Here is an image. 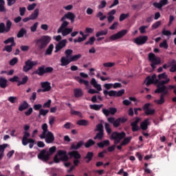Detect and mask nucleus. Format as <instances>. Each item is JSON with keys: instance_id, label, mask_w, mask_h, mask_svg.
Wrapping results in <instances>:
<instances>
[{"instance_id": "nucleus-63", "label": "nucleus", "mask_w": 176, "mask_h": 176, "mask_svg": "<svg viewBox=\"0 0 176 176\" xmlns=\"http://www.w3.org/2000/svg\"><path fill=\"white\" fill-rule=\"evenodd\" d=\"M160 47H164V49H168V44H167V41H164L160 44Z\"/></svg>"}, {"instance_id": "nucleus-19", "label": "nucleus", "mask_w": 176, "mask_h": 176, "mask_svg": "<svg viewBox=\"0 0 176 176\" xmlns=\"http://www.w3.org/2000/svg\"><path fill=\"white\" fill-rule=\"evenodd\" d=\"M66 19L71 20L72 23H74L75 21V14L72 12H67L60 19V21H64Z\"/></svg>"}, {"instance_id": "nucleus-15", "label": "nucleus", "mask_w": 176, "mask_h": 176, "mask_svg": "<svg viewBox=\"0 0 176 176\" xmlns=\"http://www.w3.org/2000/svg\"><path fill=\"white\" fill-rule=\"evenodd\" d=\"M124 137H126V133L123 131L121 133L113 132L111 134V140H123Z\"/></svg>"}, {"instance_id": "nucleus-25", "label": "nucleus", "mask_w": 176, "mask_h": 176, "mask_svg": "<svg viewBox=\"0 0 176 176\" xmlns=\"http://www.w3.org/2000/svg\"><path fill=\"white\" fill-rule=\"evenodd\" d=\"M146 86H149V85H152L155 82H156V80H157V79H156V74H154L152 76V77L151 76H148L146 78Z\"/></svg>"}, {"instance_id": "nucleus-13", "label": "nucleus", "mask_w": 176, "mask_h": 176, "mask_svg": "<svg viewBox=\"0 0 176 176\" xmlns=\"http://www.w3.org/2000/svg\"><path fill=\"white\" fill-rule=\"evenodd\" d=\"M148 41V36H140L139 37L136 38L134 40L135 43L136 45H144V43H146V41Z\"/></svg>"}, {"instance_id": "nucleus-43", "label": "nucleus", "mask_w": 176, "mask_h": 176, "mask_svg": "<svg viewBox=\"0 0 176 176\" xmlns=\"http://www.w3.org/2000/svg\"><path fill=\"white\" fill-rule=\"evenodd\" d=\"M77 124L78 126H87L89 124V121L86 120H79L77 121Z\"/></svg>"}, {"instance_id": "nucleus-54", "label": "nucleus", "mask_w": 176, "mask_h": 176, "mask_svg": "<svg viewBox=\"0 0 176 176\" xmlns=\"http://www.w3.org/2000/svg\"><path fill=\"white\" fill-rule=\"evenodd\" d=\"M17 63H19V58H17L16 57H14L10 60L9 64H10V65H12L13 67V66L16 65V64H17Z\"/></svg>"}, {"instance_id": "nucleus-56", "label": "nucleus", "mask_w": 176, "mask_h": 176, "mask_svg": "<svg viewBox=\"0 0 176 176\" xmlns=\"http://www.w3.org/2000/svg\"><path fill=\"white\" fill-rule=\"evenodd\" d=\"M38 25H39V23L36 22L34 23L32 26L30 27V31L31 32H35L38 28Z\"/></svg>"}, {"instance_id": "nucleus-44", "label": "nucleus", "mask_w": 176, "mask_h": 176, "mask_svg": "<svg viewBox=\"0 0 176 176\" xmlns=\"http://www.w3.org/2000/svg\"><path fill=\"white\" fill-rule=\"evenodd\" d=\"M155 102H156V104H157L158 105H163V104H164V102H165L164 96L163 95H160V100H155Z\"/></svg>"}, {"instance_id": "nucleus-22", "label": "nucleus", "mask_w": 176, "mask_h": 176, "mask_svg": "<svg viewBox=\"0 0 176 176\" xmlns=\"http://www.w3.org/2000/svg\"><path fill=\"white\" fill-rule=\"evenodd\" d=\"M83 145H85V142L83 140H80L77 143V144H75V143H73L70 146V150L78 151V149L82 148Z\"/></svg>"}, {"instance_id": "nucleus-41", "label": "nucleus", "mask_w": 176, "mask_h": 176, "mask_svg": "<svg viewBox=\"0 0 176 176\" xmlns=\"http://www.w3.org/2000/svg\"><path fill=\"white\" fill-rule=\"evenodd\" d=\"M28 82V76H25L21 81H18L17 86H21V85H25Z\"/></svg>"}, {"instance_id": "nucleus-37", "label": "nucleus", "mask_w": 176, "mask_h": 176, "mask_svg": "<svg viewBox=\"0 0 176 176\" xmlns=\"http://www.w3.org/2000/svg\"><path fill=\"white\" fill-rule=\"evenodd\" d=\"M74 79L77 82H79L80 83V85H82V83H83V84H85V86H89V81L83 80L82 78H80L79 76H76L74 78Z\"/></svg>"}, {"instance_id": "nucleus-47", "label": "nucleus", "mask_w": 176, "mask_h": 176, "mask_svg": "<svg viewBox=\"0 0 176 176\" xmlns=\"http://www.w3.org/2000/svg\"><path fill=\"white\" fill-rule=\"evenodd\" d=\"M130 16V14L126 13H122L120 15V18H119V21H124V20H126L127 19V17H129Z\"/></svg>"}, {"instance_id": "nucleus-61", "label": "nucleus", "mask_w": 176, "mask_h": 176, "mask_svg": "<svg viewBox=\"0 0 176 176\" xmlns=\"http://www.w3.org/2000/svg\"><path fill=\"white\" fill-rule=\"evenodd\" d=\"M13 48L10 45H6L3 49V52H7L8 53H11Z\"/></svg>"}, {"instance_id": "nucleus-5", "label": "nucleus", "mask_w": 176, "mask_h": 176, "mask_svg": "<svg viewBox=\"0 0 176 176\" xmlns=\"http://www.w3.org/2000/svg\"><path fill=\"white\" fill-rule=\"evenodd\" d=\"M170 82V78L166 79V80L159 81V80H156L155 83H157V89L155 90V93L156 94H159V93H162L166 90L167 87L165 85H167Z\"/></svg>"}, {"instance_id": "nucleus-52", "label": "nucleus", "mask_w": 176, "mask_h": 176, "mask_svg": "<svg viewBox=\"0 0 176 176\" xmlns=\"http://www.w3.org/2000/svg\"><path fill=\"white\" fill-rule=\"evenodd\" d=\"M104 129H105L107 134H111V133H112V129H111V126L109 125V124L108 122H106L104 124Z\"/></svg>"}, {"instance_id": "nucleus-33", "label": "nucleus", "mask_w": 176, "mask_h": 176, "mask_svg": "<svg viewBox=\"0 0 176 176\" xmlns=\"http://www.w3.org/2000/svg\"><path fill=\"white\" fill-rule=\"evenodd\" d=\"M38 16H39V9L36 8L34 10V12L29 16V17H30V20H35L38 19Z\"/></svg>"}, {"instance_id": "nucleus-9", "label": "nucleus", "mask_w": 176, "mask_h": 176, "mask_svg": "<svg viewBox=\"0 0 176 176\" xmlns=\"http://www.w3.org/2000/svg\"><path fill=\"white\" fill-rule=\"evenodd\" d=\"M10 28H12V21L10 20H8L6 22V26L4 23H0V34H8L9 31H10Z\"/></svg>"}, {"instance_id": "nucleus-3", "label": "nucleus", "mask_w": 176, "mask_h": 176, "mask_svg": "<svg viewBox=\"0 0 176 176\" xmlns=\"http://www.w3.org/2000/svg\"><path fill=\"white\" fill-rule=\"evenodd\" d=\"M68 155H67V151L58 150L57 153L54 157V163H60V162H68Z\"/></svg>"}, {"instance_id": "nucleus-8", "label": "nucleus", "mask_w": 176, "mask_h": 176, "mask_svg": "<svg viewBox=\"0 0 176 176\" xmlns=\"http://www.w3.org/2000/svg\"><path fill=\"white\" fill-rule=\"evenodd\" d=\"M124 93V89H121L118 91L111 90H104L103 94H104L105 97L107 96H109V97H122V95Z\"/></svg>"}, {"instance_id": "nucleus-38", "label": "nucleus", "mask_w": 176, "mask_h": 176, "mask_svg": "<svg viewBox=\"0 0 176 176\" xmlns=\"http://www.w3.org/2000/svg\"><path fill=\"white\" fill-rule=\"evenodd\" d=\"M94 145H96V142L94 140H93V139L88 140L85 144V146L86 148H90V147L93 146Z\"/></svg>"}, {"instance_id": "nucleus-23", "label": "nucleus", "mask_w": 176, "mask_h": 176, "mask_svg": "<svg viewBox=\"0 0 176 176\" xmlns=\"http://www.w3.org/2000/svg\"><path fill=\"white\" fill-rule=\"evenodd\" d=\"M151 125V122H149V118L145 119L140 124V129L145 131V130H148V126Z\"/></svg>"}, {"instance_id": "nucleus-59", "label": "nucleus", "mask_w": 176, "mask_h": 176, "mask_svg": "<svg viewBox=\"0 0 176 176\" xmlns=\"http://www.w3.org/2000/svg\"><path fill=\"white\" fill-rule=\"evenodd\" d=\"M6 148H8V144H0V153H2L3 155Z\"/></svg>"}, {"instance_id": "nucleus-58", "label": "nucleus", "mask_w": 176, "mask_h": 176, "mask_svg": "<svg viewBox=\"0 0 176 176\" xmlns=\"http://www.w3.org/2000/svg\"><path fill=\"white\" fill-rule=\"evenodd\" d=\"M94 156V153L93 152H88L85 157V160L89 159V160H93V157Z\"/></svg>"}, {"instance_id": "nucleus-1", "label": "nucleus", "mask_w": 176, "mask_h": 176, "mask_svg": "<svg viewBox=\"0 0 176 176\" xmlns=\"http://www.w3.org/2000/svg\"><path fill=\"white\" fill-rule=\"evenodd\" d=\"M50 41H52V37L47 35H44L38 38L35 39L34 43L36 50H38V52H42V50H45V48L47 47V45L50 43Z\"/></svg>"}, {"instance_id": "nucleus-28", "label": "nucleus", "mask_w": 176, "mask_h": 176, "mask_svg": "<svg viewBox=\"0 0 176 176\" xmlns=\"http://www.w3.org/2000/svg\"><path fill=\"white\" fill-rule=\"evenodd\" d=\"M67 25H69V22L66 21L65 20L63 21L62 24L58 29V31H57L58 34H61V31H63V30H65V28H67Z\"/></svg>"}, {"instance_id": "nucleus-18", "label": "nucleus", "mask_w": 176, "mask_h": 176, "mask_svg": "<svg viewBox=\"0 0 176 176\" xmlns=\"http://www.w3.org/2000/svg\"><path fill=\"white\" fill-rule=\"evenodd\" d=\"M153 6L157 9L162 10L163 6H166V5H168V0H161L159 3H153Z\"/></svg>"}, {"instance_id": "nucleus-53", "label": "nucleus", "mask_w": 176, "mask_h": 176, "mask_svg": "<svg viewBox=\"0 0 176 176\" xmlns=\"http://www.w3.org/2000/svg\"><path fill=\"white\" fill-rule=\"evenodd\" d=\"M158 79L159 80H162V79H166V80H167V79H169V78H168V76L166 73H162L158 75Z\"/></svg>"}, {"instance_id": "nucleus-14", "label": "nucleus", "mask_w": 176, "mask_h": 176, "mask_svg": "<svg viewBox=\"0 0 176 176\" xmlns=\"http://www.w3.org/2000/svg\"><path fill=\"white\" fill-rule=\"evenodd\" d=\"M107 121L109 122V123L113 124V127H115L116 129L120 126V120L119 118H117L116 120L113 117H109L107 118Z\"/></svg>"}, {"instance_id": "nucleus-6", "label": "nucleus", "mask_w": 176, "mask_h": 176, "mask_svg": "<svg viewBox=\"0 0 176 176\" xmlns=\"http://www.w3.org/2000/svg\"><path fill=\"white\" fill-rule=\"evenodd\" d=\"M148 60L151 63V67L153 69H156V66L155 65H159L160 63H162V60H160V57L156 56L155 54L153 53H150L148 54Z\"/></svg>"}, {"instance_id": "nucleus-39", "label": "nucleus", "mask_w": 176, "mask_h": 176, "mask_svg": "<svg viewBox=\"0 0 176 176\" xmlns=\"http://www.w3.org/2000/svg\"><path fill=\"white\" fill-rule=\"evenodd\" d=\"M68 58H67V56H63L60 58V65L61 67H65L67 65H68Z\"/></svg>"}, {"instance_id": "nucleus-62", "label": "nucleus", "mask_w": 176, "mask_h": 176, "mask_svg": "<svg viewBox=\"0 0 176 176\" xmlns=\"http://www.w3.org/2000/svg\"><path fill=\"white\" fill-rule=\"evenodd\" d=\"M54 122H56V117L54 116H50L49 118V124L50 126H53V124H54Z\"/></svg>"}, {"instance_id": "nucleus-64", "label": "nucleus", "mask_w": 176, "mask_h": 176, "mask_svg": "<svg viewBox=\"0 0 176 176\" xmlns=\"http://www.w3.org/2000/svg\"><path fill=\"white\" fill-rule=\"evenodd\" d=\"M131 126L132 127L131 129L133 133H135V131H138V130H140V127L138 126V125L131 123Z\"/></svg>"}, {"instance_id": "nucleus-16", "label": "nucleus", "mask_w": 176, "mask_h": 176, "mask_svg": "<svg viewBox=\"0 0 176 176\" xmlns=\"http://www.w3.org/2000/svg\"><path fill=\"white\" fill-rule=\"evenodd\" d=\"M149 107H151V103H146L143 106V111H144V113L147 116L148 115H154L155 114V109H149Z\"/></svg>"}, {"instance_id": "nucleus-2", "label": "nucleus", "mask_w": 176, "mask_h": 176, "mask_svg": "<svg viewBox=\"0 0 176 176\" xmlns=\"http://www.w3.org/2000/svg\"><path fill=\"white\" fill-rule=\"evenodd\" d=\"M57 148L56 146H53L49 148V151H46V149H43L38 154V158L42 162H49L50 160V156L56 153Z\"/></svg>"}, {"instance_id": "nucleus-17", "label": "nucleus", "mask_w": 176, "mask_h": 176, "mask_svg": "<svg viewBox=\"0 0 176 176\" xmlns=\"http://www.w3.org/2000/svg\"><path fill=\"white\" fill-rule=\"evenodd\" d=\"M45 139V142L47 144H52V142H54V135L53 134V133L48 131L45 134V138H44V140Z\"/></svg>"}, {"instance_id": "nucleus-24", "label": "nucleus", "mask_w": 176, "mask_h": 176, "mask_svg": "<svg viewBox=\"0 0 176 176\" xmlns=\"http://www.w3.org/2000/svg\"><path fill=\"white\" fill-rule=\"evenodd\" d=\"M31 135V134L29 133L28 131H24L23 132V136L22 138V144L24 146L28 145V141L30 140V138H28Z\"/></svg>"}, {"instance_id": "nucleus-49", "label": "nucleus", "mask_w": 176, "mask_h": 176, "mask_svg": "<svg viewBox=\"0 0 176 176\" xmlns=\"http://www.w3.org/2000/svg\"><path fill=\"white\" fill-rule=\"evenodd\" d=\"M108 34V30H101L100 32H98L96 34V38H100V36H102V35H107Z\"/></svg>"}, {"instance_id": "nucleus-46", "label": "nucleus", "mask_w": 176, "mask_h": 176, "mask_svg": "<svg viewBox=\"0 0 176 176\" xmlns=\"http://www.w3.org/2000/svg\"><path fill=\"white\" fill-rule=\"evenodd\" d=\"M29 144V148L30 149H32L34 148V145L36 144V142H35V140L32 138H29L28 141L27 142Z\"/></svg>"}, {"instance_id": "nucleus-55", "label": "nucleus", "mask_w": 176, "mask_h": 176, "mask_svg": "<svg viewBox=\"0 0 176 176\" xmlns=\"http://www.w3.org/2000/svg\"><path fill=\"white\" fill-rule=\"evenodd\" d=\"M96 131L104 132V126L102 125V124L100 123L96 125Z\"/></svg>"}, {"instance_id": "nucleus-20", "label": "nucleus", "mask_w": 176, "mask_h": 176, "mask_svg": "<svg viewBox=\"0 0 176 176\" xmlns=\"http://www.w3.org/2000/svg\"><path fill=\"white\" fill-rule=\"evenodd\" d=\"M41 85L43 89V93H46V91H50L52 90V85H50V82L45 81L41 82Z\"/></svg>"}, {"instance_id": "nucleus-30", "label": "nucleus", "mask_w": 176, "mask_h": 176, "mask_svg": "<svg viewBox=\"0 0 176 176\" xmlns=\"http://www.w3.org/2000/svg\"><path fill=\"white\" fill-rule=\"evenodd\" d=\"M29 107L30 104H28V102H27V101H23L22 104L19 105L18 109L20 112H23V111H25V109H27Z\"/></svg>"}, {"instance_id": "nucleus-42", "label": "nucleus", "mask_w": 176, "mask_h": 176, "mask_svg": "<svg viewBox=\"0 0 176 176\" xmlns=\"http://www.w3.org/2000/svg\"><path fill=\"white\" fill-rule=\"evenodd\" d=\"M25 34H27V30H25L24 28H21L18 32L16 36L17 38H23Z\"/></svg>"}, {"instance_id": "nucleus-29", "label": "nucleus", "mask_w": 176, "mask_h": 176, "mask_svg": "<svg viewBox=\"0 0 176 176\" xmlns=\"http://www.w3.org/2000/svg\"><path fill=\"white\" fill-rule=\"evenodd\" d=\"M74 97L76 98H79L83 96V91L80 88H76L74 89Z\"/></svg>"}, {"instance_id": "nucleus-35", "label": "nucleus", "mask_w": 176, "mask_h": 176, "mask_svg": "<svg viewBox=\"0 0 176 176\" xmlns=\"http://www.w3.org/2000/svg\"><path fill=\"white\" fill-rule=\"evenodd\" d=\"M102 107H104V104H90L89 105V108L90 109H93L94 111H100L101 109V108H102Z\"/></svg>"}, {"instance_id": "nucleus-12", "label": "nucleus", "mask_w": 176, "mask_h": 176, "mask_svg": "<svg viewBox=\"0 0 176 176\" xmlns=\"http://www.w3.org/2000/svg\"><path fill=\"white\" fill-rule=\"evenodd\" d=\"M102 113H104L107 117L109 116V115H115L116 112H118V109L115 107H110L109 109H102Z\"/></svg>"}, {"instance_id": "nucleus-48", "label": "nucleus", "mask_w": 176, "mask_h": 176, "mask_svg": "<svg viewBox=\"0 0 176 176\" xmlns=\"http://www.w3.org/2000/svg\"><path fill=\"white\" fill-rule=\"evenodd\" d=\"M94 42H96V37L91 36V37L89 38L88 41L85 42V45H94Z\"/></svg>"}, {"instance_id": "nucleus-57", "label": "nucleus", "mask_w": 176, "mask_h": 176, "mask_svg": "<svg viewBox=\"0 0 176 176\" xmlns=\"http://www.w3.org/2000/svg\"><path fill=\"white\" fill-rule=\"evenodd\" d=\"M103 67L106 68H112V67H115V63L108 62L103 63Z\"/></svg>"}, {"instance_id": "nucleus-32", "label": "nucleus", "mask_w": 176, "mask_h": 176, "mask_svg": "<svg viewBox=\"0 0 176 176\" xmlns=\"http://www.w3.org/2000/svg\"><path fill=\"white\" fill-rule=\"evenodd\" d=\"M0 87L1 89H6L8 87V80L3 77L0 78Z\"/></svg>"}, {"instance_id": "nucleus-60", "label": "nucleus", "mask_w": 176, "mask_h": 176, "mask_svg": "<svg viewBox=\"0 0 176 176\" xmlns=\"http://www.w3.org/2000/svg\"><path fill=\"white\" fill-rule=\"evenodd\" d=\"M72 53H74V51L72 50H66L65 52V54L66 56L65 57H67V58H69Z\"/></svg>"}, {"instance_id": "nucleus-7", "label": "nucleus", "mask_w": 176, "mask_h": 176, "mask_svg": "<svg viewBox=\"0 0 176 176\" xmlns=\"http://www.w3.org/2000/svg\"><path fill=\"white\" fill-rule=\"evenodd\" d=\"M127 34V30H122L116 34L111 35L109 38H106L104 42L107 43L108 42H111V41H117V39H121L123 38L124 35Z\"/></svg>"}, {"instance_id": "nucleus-4", "label": "nucleus", "mask_w": 176, "mask_h": 176, "mask_svg": "<svg viewBox=\"0 0 176 176\" xmlns=\"http://www.w3.org/2000/svg\"><path fill=\"white\" fill-rule=\"evenodd\" d=\"M54 69L52 67H45V65L38 67L36 70L32 72V75H38V76H43L45 74H51L53 72Z\"/></svg>"}, {"instance_id": "nucleus-34", "label": "nucleus", "mask_w": 176, "mask_h": 176, "mask_svg": "<svg viewBox=\"0 0 176 176\" xmlns=\"http://www.w3.org/2000/svg\"><path fill=\"white\" fill-rule=\"evenodd\" d=\"M71 32H72V28H67L63 29L60 34H62L63 36H67V35H69Z\"/></svg>"}, {"instance_id": "nucleus-21", "label": "nucleus", "mask_w": 176, "mask_h": 176, "mask_svg": "<svg viewBox=\"0 0 176 176\" xmlns=\"http://www.w3.org/2000/svg\"><path fill=\"white\" fill-rule=\"evenodd\" d=\"M41 129L43 130V132L42 134L40 135L39 138H41V140H45V138H46V134L49 133V130L47 129V124H43Z\"/></svg>"}, {"instance_id": "nucleus-10", "label": "nucleus", "mask_w": 176, "mask_h": 176, "mask_svg": "<svg viewBox=\"0 0 176 176\" xmlns=\"http://www.w3.org/2000/svg\"><path fill=\"white\" fill-rule=\"evenodd\" d=\"M38 64V62L36 61H32L31 60H28L25 62V65L23 67V72H28L29 71H31L35 65Z\"/></svg>"}, {"instance_id": "nucleus-27", "label": "nucleus", "mask_w": 176, "mask_h": 176, "mask_svg": "<svg viewBox=\"0 0 176 176\" xmlns=\"http://www.w3.org/2000/svg\"><path fill=\"white\" fill-rule=\"evenodd\" d=\"M68 155H69V156H70V157H74L76 160L81 159V157H82V155H80L79 152H78L77 151L69 152Z\"/></svg>"}, {"instance_id": "nucleus-50", "label": "nucleus", "mask_w": 176, "mask_h": 176, "mask_svg": "<svg viewBox=\"0 0 176 176\" xmlns=\"http://www.w3.org/2000/svg\"><path fill=\"white\" fill-rule=\"evenodd\" d=\"M6 9L5 8V0H0V12L2 13L6 12Z\"/></svg>"}, {"instance_id": "nucleus-36", "label": "nucleus", "mask_w": 176, "mask_h": 176, "mask_svg": "<svg viewBox=\"0 0 176 176\" xmlns=\"http://www.w3.org/2000/svg\"><path fill=\"white\" fill-rule=\"evenodd\" d=\"M53 49H54V45L53 44H50L45 51V56H50L52 53H53Z\"/></svg>"}, {"instance_id": "nucleus-11", "label": "nucleus", "mask_w": 176, "mask_h": 176, "mask_svg": "<svg viewBox=\"0 0 176 176\" xmlns=\"http://www.w3.org/2000/svg\"><path fill=\"white\" fill-rule=\"evenodd\" d=\"M68 41H67V39H63L61 40L60 41H59L58 43V44L56 45L55 46V53H58V52H60V50H61V49H63V47H65L67 46V43Z\"/></svg>"}, {"instance_id": "nucleus-31", "label": "nucleus", "mask_w": 176, "mask_h": 176, "mask_svg": "<svg viewBox=\"0 0 176 176\" xmlns=\"http://www.w3.org/2000/svg\"><path fill=\"white\" fill-rule=\"evenodd\" d=\"M111 145V142L109 140H104L102 142L97 143L98 148H104V146H109Z\"/></svg>"}, {"instance_id": "nucleus-26", "label": "nucleus", "mask_w": 176, "mask_h": 176, "mask_svg": "<svg viewBox=\"0 0 176 176\" xmlns=\"http://www.w3.org/2000/svg\"><path fill=\"white\" fill-rule=\"evenodd\" d=\"M91 85L95 87L98 90V91H101L102 89L101 88V85L97 83V80H96V78H92L91 80Z\"/></svg>"}, {"instance_id": "nucleus-51", "label": "nucleus", "mask_w": 176, "mask_h": 176, "mask_svg": "<svg viewBox=\"0 0 176 176\" xmlns=\"http://www.w3.org/2000/svg\"><path fill=\"white\" fill-rule=\"evenodd\" d=\"M104 137V132H99L96 134V136H94V140H102Z\"/></svg>"}, {"instance_id": "nucleus-40", "label": "nucleus", "mask_w": 176, "mask_h": 176, "mask_svg": "<svg viewBox=\"0 0 176 176\" xmlns=\"http://www.w3.org/2000/svg\"><path fill=\"white\" fill-rule=\"evenodd\" d=\"M131 140H133L132 136H129L124 138L123 141L121 142V145L126 146V145H128V144H130V142L131 141Z\"/></svg>"}, {"instance_id": "nucleus-45", "label": "nucleus", "mask_w": 176, "mask_h": 176, "mask_svg": "<svg viewBox=\"0 0 176 176\" xmlns=\"http://www.w3.org/2000/svg\"><path fill=\"white\" fill-rule=\"evenodd\" d=\"M47 113H49V110H45L43 109H41L39 111L38 118H41V116H46Z\"/></svg>"}]
</instances>
